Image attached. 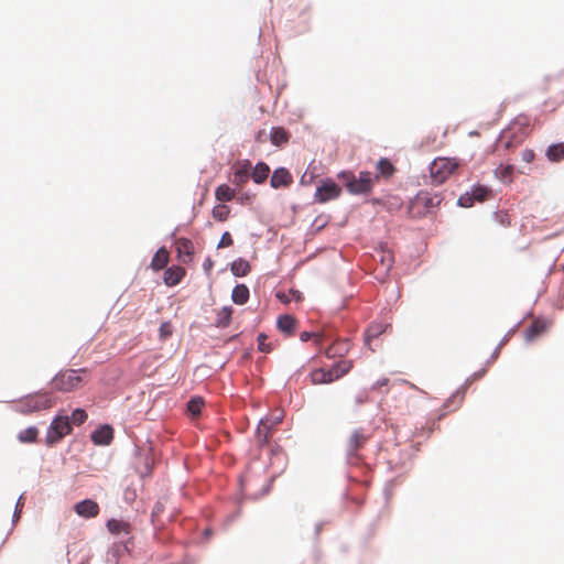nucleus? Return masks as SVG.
I'll use <instances>...</instances> for the list:
<instances>
[{
  "label": "nucleus",
  "instance_id": "1",
  "mask_svg": "<svg viewBox=\"0 0 564 564\" xmlns=\"http://www.w3.org/2000/svg\"><path fill=\"white\" fill-rule=\"evenodd\" d=\"M90 380V371L87 368L64 369L52 379L53 390L70 393L82 389Z\"/></svg>",
  "mask_w": 564,
  "mask_h": 564
},
{
  "label": "nucleus",
  "instance_id": "2",
  "mask_svg": "<svg viewBox=\"0 0 564 564\" xmlns=\"http://www.w3.org/2000/svg\"><path fill=\"white\" fill-rule=\"evenodd\" d=\"M460 163L456 159L436 158L430 166L433 183L440 185L456 172Z\"/></svg>",
  "mask_w": 564,
  "mask_h": 564
},
{
  "label": "nucleus",
  "instance_id": "3",
  "mask_svg": "<svg viewBox=\"0 0 564 564\" xmlns=\"http://www.w3.org/2000/svg\"><path fill=\"white\" fill-rule=\"evenodd\" d=\"M341 177L351 194H368L372 189L373 177L370 172H360L359 177L351 173H343Z\"/></svg>",
  "mask_w": 564,
  "mask_h": 564
},
{
  "label": "nucleus",
  "instance_id": "4",
  "mask_svg": "<svg viewBox=\"0 0 564 564\" xmlns=\"http://www.w3.org/2000/svg\"><path fill=\"white\" fill-rule=\"evenodd\" d=\"M72 432L68 416H56L47 429L46 444L54 445Z\"/></svg>",
  "mask_w": 564,
  "mask_h": 564
},
{
  "label": "nucleus",
  "instance_id": "5",
  "mask_svg": "<svg viewBox=\"0 0 564 564\" xmlns=\"http://www.w3.org/2000/svg\"><path fill=\"white\" fill-rule=\"evenodd\" d=\"M340 193L341 188L334 181L326 180L317 186L314 200L324 204L328 200L339 197Z\"/></svg>",
  "mask_w": 564,
  "mask_h": 564
},
{
  "label": "nucleus",
  "instance_id": "6",
  "mask_svg": "<svg viewBox=\"0 0 564 564\" xmlns=\"http://www.w3.org/2000/svg\"><path fill=\"white\" fill-rule=\"evenodd\" d=\"M370 435L364 429L352 431L347 440V454L349 458H358V451L369 441Z\"/></svg>",
  "mask_w": 564,
  "mask_h": 564
},
{
  "label": "nucleus",
  "instance_id": "7",
  "mask_svg": "<svg viewBox=\"0 0 564 564\" xmlns=\"http://www.w3.org/2000/svg\"><path fill=\"white\" fill-rule=\"evenodd\" d=\"M490 195V189L486 186H475L470 192H466L458 198L462 207H471L475 202H485Z\"/></svg>",
  "mask_w": 564,
  "mask_h": 564
},
{
  "label": "nucleus",
  "instance_id": "8",
  "mask_svg": "<svg viewBox=\"0 0 564 564\" xmlns=\"http://www.w3.org/2000/svg\"><path fill=\"white\" fill-rule=\"evenodd\" d=\"M54 404V400L52 395L47 392L36 393L26 399L25 405L30 409V411H41L52 408Z\"/></svg>",
  "mask_w": 564,
  "mask_h": 564
},
{
  "label": "nucleus",
  "instance_id": "9",
  "mask_svg": "<svg viewBox=\"0 0 564 564\" xmlns=\"http://www.w3.org/2000/svg\"><path fill=\"white\" fill-rule=\"evenodd\" d=\"M293 183V176L285 167L276 169L270 180L273 188L289 187Z\"/></svg>",
  "mask_w": 564,
  "mask_h": 564
},
{
  "label": "nucleus",
  "instance_id": "10",
  "mask_svg": "<svg viewBox=\"0 0 564 564\" xmlns=\"http://www.w3.org/2000/svg\"><path fill=\"white\" fill-rule=\"evenodd\" d=\"M75 512L83 518H95L99 513V506L91 499L79 501L74 507Z\"/></svg>",
  "mask_w": 564,
  "mask_h": 564
},
{
  "label": "nucleus",
  "instance_id": "11",
  "mask_svg": "<svg viewBox=\"0 0 564 564\" xmlns=\"http://www.w3.org/2000/svg\"><path fill=\"white\" fill-rule=\"evenodd\" d=\"M551 326V322L543 319V318H536L534 319L531 325L525 330V339L528 341L534 340L536 337L544 334Z\"/></svg>",
  "mask_w": 564,
  "mask_h": 564
},
{
  "label": "nucleus",
  "instance_id": "12",
  "mask_svg": "<svg viewBox=\"0 0 564 564\" xmlns=\"http://www.w3.org/2000/svg\"><path fill=\"white\" fill-rule=\"evenodd\" d=\"M352 368V361L347 359H340L337 362H335L329 369L327 370V375L332 378V382L340 379L345 375H347Z\"/></svg>",
  "mask_w": 564,
  "mask_h": 564
},
{
  "label": "nucleus",
  "instance_id": "13",
  "mask_svg": "<svg viewBox=\"0 0 564 564\" xmlns=\"http://www.w3.org/2000/svg\"><path fill=\"white\" fill-rule=\"evenodd\" d=\"M113 438V430L109 425H104L97 429L91 434V441L96 445H109Z\"/></svg>",
  "mask_w": 564,
  "mask_h": 564
},
{
  "label": "nucleus",
  "instance_id": "14",
  "mask_svg": "<svg viewBox=\"0 0 564 564\" xmlns=\"http://www.w3.org/2000/svg\"><path fill=\"white\" fill-rule=\"evenodd\" d=\"M175 245L178 257L183 260V262L191 261L194 253L193 242L189 239L180 238L176 240Z\"/></svg>",
  "mask_w": 564,
  "mask_h": 564
},
{
  "label": "nucleus",
  "instance_id": "15",
  "mask_svg": "<svg viewBox=\"0 0 564 564\" xmlns=\"http://www.w3.org/2000/svg\"><path fill=\"white\" fill-rule=\"evenodd\" d=\"M185 275V270L182 267H171L164 272V283L169 286H174L181 282Z\"/></svg>",
  "mask_w": 564,
  "mask_h": 564
},
{
  "label": "nucleus",
  "instance_id": "16",
  "mask_svg": "<svg viewBox=\"0 0 564 564\" xmlns=\"http://www.w3.org/2000/svg\"><path fill=\"white\" fill-rule=\"evenodd\" d=\"M274 429L272 425H269L265 421H260L257 433L256 441L260 446L267 445L272 436Z\"/></svg>",
  "mask_w": 564,
  "mask_h": 564
},
{
  "label": "nucleus",
  "instance_id": "17",
  "mask_svg": "<svg viewBox=\"0 0 564 564\" xmlns=\"http://www.w3.org/2000/svg\"><path fill=\"white\" fill-rule=\"evenodd\" d=\"M270 140L275 147H282L290 140V133L282 127H274L270 132Z\"/></svg>",
  "mask_w": 564,
  "mask_h": 564
},
{
  "label": "nucleus",
  "instance_id": "18",
  "mask_svg": "<svg viewBox=\"0 0 564 564\" xmlns=\"http://www.w3.org/2000/svg\"><path fill=\"white\" fill-rule=\"evenodd\" d=\"M250 162L247 161L243 165L237 169L234 173L232 182L241 187L249 181Z\"/></svg>",
  "mask_w": 564,
  "mask_h": 564
},
{
  "label": "nucleus",
  "instance_id": "19",
  "mask_svg": "<svg viewBox=\"0 0 564 564\" xmlns=\"http://www.w3.org/2000/svg\"><path fill=\"white\" fill-rule=\"evenodd\" d=\"M278 328L286 335H292L296 328V321L291 315H283L278 318Z\"/></svg>",
  "mask_w": 564,
  "mask_h": 564
},
{
  "label": "nucleus",
  "instance_id": "20",
  "mask_svg": "<svg viewBox=\"0 0 564 564\" xmlns=\"http://www.w3.org/2000/svg\"><path fill=\"white\" fill-rule=\"evenodd\" d=\"M167 262L169 252L164 248H161L155 252L154 257L152 258L151 268L154 271H160L167 264Z\"/></svg>",
  "mask_w": 564,
  "mask_h": 564
},
{
  "label": "nucleus",
  "instance_id": "21",
  "mask_svg": "<svg viewBox=\"0 0 564 564\" xmlns=\"http://www.w3.org/2000/svg\"><path fill=\"white\" fill-rule=\"evenodd\" d=\"M269 173V165L264 162H259L252 171V180L254 181V183L261 184L268 178Z\"/></svg>",
  "mask_w": 564,
  "mask_h": 564
},
{
  "label": "nucleus",
  "instance_id": "22",
  "mask_svg": "<svg viewBox=\"0 0 564 564\" xmlns=\"http://www.w3.org/2000/svg\"><path fill=\"white\" fill-rule=\"evenodd\" d=\"M231 315H232V307L231 306H224L217 312V317L215 321V324L219 328L227 327L231 322Z\"/></svg>",
  "mask_w": 564,
  "mask_h": 564
},
{
  "label": "nucleus",
  "instance_id": "23",
  "mask_svg": "<svg viewBox=\"0 0 564 564\" xmlns=\"http://www.w3.org/2000/svg\"><path fill=\"white\" fill-rule=\"evenodd\" d=\"M230 270L236 276H245L250 272L251 267L247 260L239 258L231 263Z\"/></svg>",
  "mask_w": 564,
  "mask_h": 564
},
{
  "label": "nucleus",
  "instance_id": "24",
  "mask_svg": "<svg viewBox=\"0 0 564 564\" xmlns=\"http://www.w3.org/2000/svg\"><path fill=\"white\" fill-rule=\"evenodd\" d=\"M231 299L238 305L247 303L249 299V289L245 284L236 285L232 290Z\"/></svg>",
  "mask_w": 564,
  "mask_h": 564
},
{
  "label": "nucleus",
  "instance_id": "25",
  "mask_svg": "<svg viewBox=\"0 0 564 564\" xmlns=\"http://www.w3.org/2000/svg\"><path fill=\"white\" fill-rule=\"evenodd\" d=\"M107 528H108L109 532H111L113 534H120V533L129 534L130 533L129 523L121 521V520H117V519H110L107 522Z\"/></svg>",
  "mask_w": 564,
  "mask_h": 564
},
{
  "label": "nucleus",
  "instance_id": "26",
  "mask_svg": "<svg viewBox=\"0 0 564 564\" xmlns=\"http://www.w3.org/2000/svg\"><path fill=\"white\" fill-rule=\"evenodd\" d=\"M215 197L219 202H230L235 197V191L227 184H221L216 188Z\"/></svg>",
  "mask_w": 564,
  "mask_h": 564
},
{
  "label": "nucleus",
  "instance_id": "27",
  "mask_svg": "<svg viewBox=\"0 0 564 564\" xmlns=\"http://www.w3.org/2000/svg\"><path fill=\"white\" fill-rule=\"evenodd\" d=\"M311 381L313 384L330 383L332 378L327 375V370L324 368L315 369L311 372Z\"/></svg>",
  "mask_w": 564,
  "mask_h": 564
},
{
  "label": "nucleus",
  "instance_id": "28",
  "mask_svg": "<svg viewBox=\"0 0 564 564\" xmlns=\"http://www.w3.org/2000/svg\"><path fill=\"white\" fill-rule=\"evenodd\" d=\"M546 155L551 161L558 162L564 159V144L550 145Z\"/></svg>",
  "mask_w": 564,
  "mask_h": 564
},
{
  "label": "nucleus",
  "instance_id": "29",
  "mask_svg": "<svg viewBox=\"0 0 564 564\" xmlns=\"http://www.w3.org/2000/svg\"><path fill=\"white\" fill-rule=\"evenodd\" d=\"M204 400L202 398H192L187 403V412L194 417L198 416L202 412Z\"/></svg>",
  "mask_w": 564,
  "mask_h": 564
},
{
  "label": "nucleus",
  "instance_id": "30",
  "mask_svg": "<svg viewBox=\"0 0 564 564\" xmlns=\"http://www.w3.org/2000/svg\"><path fill=\"white\" fill-rule=\"evenodd\" d=\"M230 214V208L225 204H218L213 208V217L219 221H225L228 219Z\"/></svg>",
  "mask_w": 564,
  "mask_h": 564
},
{
  "label": "nucleus",
  "instance_id": "31",
  "mask_svg": "<svg viewBox=\"0 0 564 564\" xmlns=\"http://www.w3.org/2000/svg\"><path fill=\"white\" fill-rule=\"evenodd\" d=\"M37 429L34 427V426H31V427H28L23 431H21L19 433V436L18 438L22 442V443H32L36 440L37 437Z\"/></svg>",
  "mask_w": 564,
  "mask_h": 564
},
{
  "label": "nucleus",
  "instance_id": "32",
  "mask_svg": "<svg viewBox=\"0 0 564 564\" xmlns=\"http://www.w3.org/2000/svg\"><path fill=\"white\" fill-rule=\"evenodd\" d=\"M377 170L382 176H390L394 172L392 163L387 159H381L377 163Z\"/></svg>",
  "mask_w": 564,
  "mask_h": 564
},
{
  "label": "nucleus",
  "instance_id": "33",
  "mask_svg": "<svg viewBox=\"0 0 564 564\" xmlns=\"http://www.w3.org/2000/svg\"><path fill=\"white\" fill-rule=\"evenodd\" d=\"M383 327L380 324H371L366 332V343L370 345V340L372 338H377L379 335L383 333Z\"/></svg>",
  "mask_w": 564,
  "mask_h": 564
},
{
  "label": "nucleus",
  "instance_id": "34",
  "mask_svg": "<svg viewBox=\"0 0 564 564\" xmlns=\"http://www.w3.org/2000/svg\"><path fill=\"white\" fill-rule=\"evenodd\" d=\"M380 257V263L383 267V269L388 272L393 263V256L390 251H380L378 253Z\"/></svg>",
  "mask_w": 564,
  "mask_h": 564
},
{
  "label": "nucleus",
  "instance_id": "35",
  "mask_svg": "<svg viewBox=\"0 0 564 564\" xmlns=\"http://www.w3.org/2000/svg\"><path fill=\"white\" fill-rule=\"evenodd\" d=\"M173 334V326L171 322H163L159 328V337L161 340H166Z\"/></svg>",
  "mask_w": 564,
  "mask_h": 564
},
{
  "label": "nucleus",
  "instance_id": "36",
  "mask_svg": "<svg viewBox=\"0 0 564 564\" xmlns=\"http://www.w3.org/2000/svg\"><path fill=\"white\" fill-rule=\"evenodd\" d=\"M283 420V412L281 410H276L273 413H271L269 416L263 419L262 421L268 422L269 425H272V429H274L278 424H280Z\"/></svg>",
  "mask_w": 564,
  "mask_h": 564
},
{
  "label": "nucleus",
  "instance_id": "37",
  "mask_svg": "<svg viewBox=\"0 0 564 564\" xmlns=\"http://www.w3.org/2000/svg\"><path fill=\"white\" fill-rule=\"evenodd\" d=\"M87 420V413L83 409H76L72 413V422L75 425H80Z\"/></svg>",
  "mask_w": 564,
  "mask_h": 564
},
{
  "label": "nucleus",
  "instance_id": "38",
  "mask_svg": "<svg viewBox=\"0 0 564 564\" xmlns=\"http://www.w3.org/2000/svg\"><path fill=\"white\" fill-rule=\"evenodd\" d=\"M314 338L316 344L319 345L322 343V337L319 334L316 333H310V332H302L300 334V339L302 341H308L310 339Z\"/></svg>",
  "mask_w": 564,
  "mask_h": 564
},
{
  "label": "nucleus",
  "instance_id": "39",
  "mask_svg": "<svg viewBox=\"0 0 564 564\" xmlns=\"http://www.w3.org/2000/svg\"><path fill=\"white\" fill-rule=\"evenodd\" d=\"M268 339L267 335L264 334H259L258 335V348L259 350H261L262 352H269L271 350V347L265 343Z\"/></svg>",
  "mask_w": 564,
  "mask_h": 564
},
{
  "label": "nucleus",
  "instance_id": "40",
  "mask_svg": "<svg viewBox=\"0 0 564 564\" xmlns=\"http://www.w3.org/2000/svg\"><path fill=\"white\" fill-rule=\"evenodd\" d=\"M234 243V240H232V237L231 235L226 231L223 234L221 238H220V241L218 243V248H226V247H230L232 246Z\"/></svg>",
  "mask_w": 564,
  "mask_h": 564
},
{
  "label": "nucleus",
  "instance_id": "41",
  "mask_svg": "<svg viewBox=\"0 0 564 564\" xmlns=\"http://www.w3.org/2000/svg\"><path fill=\"white\" fill-rule=\"evenodd\" d=\"M369 401V394L367 391H361L355 397V402L357 405L365 404Z\"/></svg>",
  "mask_w": 564,
  "mask_h": 564
},
{
  "label": "nucleus",
  "instance_id": "42",
  "mask_svg": "<svg viewBox=\"0 0 564 564\" xmlns=\"http://www.w3.org/2000/svg\"><path fill=\"white\" fill-rule=\"evenodd\" d=\"M496 218L499 220V223L502 226H509L510 225V218L509 215L505 212H499L496 214Z\"/></svg>",
  "mask_w": 564,
  "mask_h": 564
},
{
  "label": "nucleus",
  "instance_id": "43",
  "mask_svg": "<svg viewBox=\"0 0 564 564\" xmlns=\"http://www.w3.org/2000/svg\"><path fill=\"white\" fill-rule=\"evenodd\" d=\"M499 173H500L502 178L509 177L513 173V166L512 165L502 166L499 170Z\"/></svg>",
  "mask_w": 564,
  "mask_h": 564
},
{
  "label": "nucleus",
  "instance_id": "44",
  "mask_svg": "<svg viewBox=\"0 0 564 564\" xmlns=\"http://www.w3.org/2000/svg\"><path fill=\"white\" fill-rule=\"evenodd\" d=\"M522 160L527 163H531L534 160V152L529 149L522 151Z\"/></svg>",
  "mask_w": 564,
  "mask_h": 564
},
{
  "label": "nucleus",
  "instance_id": "45",
  "mask_svg": "<svg viewBox=\"0 0 564 564\" xmlns=\"http://www.w3.org/2000/svg\"><path fill=\"white\" fill-rule=\"evenodd\" d=\"M388 383H389V379L388 378H383V379L378 380L376 383H373L371 389L372 390H380L382 387L388 386Z\"/></svg>",
  "mask_w": 564,
  "mask_h": 564
},
{
  "label": "nucleus",
  "instance_id": "46",
  "mask_svg": "<svg viewBox=\"0 0 564 564\" xmlns=\"http://www.w3.org/2000/svg\"><path fill=\"white\" fill-rule=\"evenodd\" d=\"M289 297L296 302L301 301L302 300V294L301 292L296 291V290H291L290 293H289Z\"/></svg>",
  "mask_w": 564,
  "mask_h": 564
},
{
  "label": "nucleus",
  "instance_id": "47",
  "mask_svg": "<svg viewBox=\"0 0 564 564\" xmlns=\"http://www.w3.org/2000/svg\"><path fill=\"white\" fill-rule=\"evenodd\" d=\"M276 296L282 301V302H285V303H289L291 302V299L289 297V295H284V294H281V293H278Z\"/></svg>",
  "mask_w": 564,
  "mask_h": 564
},
{
  "label": "nucleus",
  "instance_id": "48",
  "mask_svg": "<svg viewBox=\"0 0 564 564\" xmlns=\"http://www.w3.org/2000/svg\"><path fill=\"white\" fill-rule=\"evenodd\" d=\"M341 350H348V345L345 344V347Z\"/></svg>",
  "mask_w": 564,
  "mask_h": 564
}]
</instances>
